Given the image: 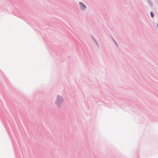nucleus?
Returning <instances> with one entry per match:
<instances>
[{
    "mask_svg": "<svg viewBox=\"0 0 158 158\" xmlns=\"http://www.w3.org/2000/svg\"><path fill=\"white\" fill-rule=\"evenodd\" d=\"M79 4L81 5L80 8L82 10H84L86 8L85 6L82 3L80 2Z\"/></svg>",
    "mask_w": 158,
    "mask_h": 158,
    "instance_id": "f257e3e1",
    "label": "nucleus"
},
{
    "mask_svg": "<svg viewBox=\"0 0 158 158\" xmlns=\"http://www.w3.org/2000/svg\"><path fill=\"white\" fill-rule=\"evenodd\" d=\"M62 98L61 97L58 96L57 97V99L56 101V104H57L60 102L62 101Z\"/></svg>",
    "mask_w": 158,
    "mask_h": 158,
    "instance_id": "f03ea898",
    "label": "nucleus"
},
{
    "mask_svg": "<svg viewBox=\"0 0 158 158\" xmlns=\"http://www.w3.org/2000/svg\"><path fill=\"white\" fill-rule=\"evenodd\" d=\"M151 16L153 17L154 16V15H153V13L152 12H151Z\"/></svg>",
    "mask_w": 158,
    "mask_h": 158,
    "instance_id": "7ed1b4c3",
    "label": "nucleus"
}]
</instances>
